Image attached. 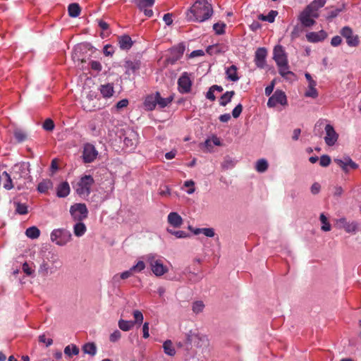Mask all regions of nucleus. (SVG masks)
Wrapping results in <instances>:
<instances>
[{
    "instance_id": "nucleus-1",
    "label": "nucleus",
    "mask_w": 361,
    "mask_h": 361,
    "mask_svg": "<svg viewBox=\"0 0 361 361\" xmlns=\"http://www.w3.org/2000/svg\"><path fill=\"white\" fill-rule=\"evenodd\" d=\"M30 173V164L28 162L15 164L9 173L6 171H4L2 173V177L5 180L4 188L6 190L16 188L18 190L27 188V184L32 180Z\"/></svg>"
},
{
    "instance_id": "nucleus-2",
    "label": "nucleus",
    "mask_w": 361,
    "mask_h": 361,
    "mask_svg": "<svg viewBox=\"0 0 361 361\" xmlns=\"http://www.w3.org/2000/svg\"><path fill=\"white\" fill-rule=\"evenodd\" d=\"M213 14V8L207 0H197L187 12V18L191 21L204 22Z\"/></svg>"
},
{
    "instance_id": "nucleus-3",
    "label": "nucleus",
    "mask_w": 361,
    "mask_h": 361,
    "mask_svg": "<svg viewBox=\"0 0 361 361\" xmlns=\"http://www.w3.org/2000/svg\"><path fill=\"white\" fill-rule=\"evenodd\" d=\"M326 4V0H314L301 13L300 20L305 27L312 26L315 23L314 18L319 17L318 10Z\"/></svg>"
},
{
    "instance_id": "nucleus-4",
    "label": "nucleus",
    "mask_w": 361,
    "mask_h": 361,
    "mask_svg": "<svg viewBox=\"0 0 361 361\" xmlns=\"http://www.w3.org/2000/svg\"><path fill=\"white\" fill-rule=\"evenodd\" d=\"M144 259L149 264L152 273L156 276H161L168 272V267L164 264L161 259L157 258L156 255H147L144 257Z\"/></svg>"
},
{
    "instance_id": "nucleus-5",
    "label": "nucleus",
    "mask_w": 361,
    "mask_h": 361,
    "mask_svg": "<svg viewBox=\"0 0 361 361\" xmlns=\"http://www.w3.org/2000/svg\"><path fill=\"white\" fill-rule=\"evenodd\" d=\"M94 178L90 175H85L77 183L75 191L78 195L86 197L90 194V188L94 184Z\"/></svg>"
},
{
    "instance_id": "nucleus-6",
    "label": "nucleus",
    "mask_w": 361,
    "mask_h": 361,
    "mask_svg": "<svg viewBox=\"0 0 361 361\" xmlns=\"http://www.w3.org/2000/svg\"><path fill=\"white\" fill-rule=\"evenodd\" d=\"M50 238L56 245L63 246L71 240L72 235L69 231L65 228H58L52 231Z\"/></svg>"
},
{
    "instance_id": "nucleus-7",
    "label": "nucleus",
    "mask_w": 361,
    "mask_h": 361,
    "mask_svg": "<svg viewBox=\"0 0 361 361\" xmlns=\"http://www.w3.org/2000/svg\"><path fill=\"white\" fill-rule=\"evenodd\" d=\"M70 213L75 221H82L87 217L88 210L83 203H76L70 208Z\"/></svg>"
},
{
    "instance_id": "nucleus-8",
    "label": "nucleus",
    "mask_w": 361,
    "mask_h": 361,
    "mask_svg": "<svg viewBox=\"0 0 361 361\" xmlns=\"http://www.w3.org/2000/svg\"><path fill=\"white\" fill-rule=\"evenodd\" d=\"M186 343L195 345L198 348H202L203 345L206 346L209 343V340L206 336L200 335L197 333L190 331L185 334Z\"/></svg>"
},
{
    "instance_id": "nucleus-9",
    "label": "nucleus",
    "mask_w": 361,
    "mask_h": 361,
    "mask_svg": "<svg viewBox=\"0 0 361 361\" xmlns=\"http://www.w3.org/2000/svg\"><path fill=\"white\" fill-rule=\"evenodd\" d=\"M278 104L285 106L287 104V97L285 92L281 90H276L267 102L269 107H274Z\"/></svg>"
},
{
    "instance_id": "nucleus-10",
    "label": "nucleus",
    "mask_w": 361,
    "mask_h": 361,
    "mask_svg": "<svg viewBox=\"0 0 361 361\" xmlns=\"http://www.w3.org/2000/svg\"><path fill=\"white\" fill-rule=\"evenodd\" d=\"M185 50V47L183 43L173 47L170 49L169 56L166 59L168 63L174 64L178 60H179Z\"/></svg>"
},
{
    "instance_id": "nucleus-11",
    "label": "nucleus",
    "mask_w": 361,
    "mask_h": 361,
    "mask_svg": "<svg viewBox=\"0 0 361 361\" xmlns=\"http://www.w3.org/2000/svg\"><path fill=\"white\" fill-rule=\"evenodd\" d=\"M325 136L324 142L329 147L334 146L338 139V134L336 132L334 126L331 124H326L324 126Z\"/></svg>"
},
{
    "instance_id": "nucleus-12",
    "label": "nucleus",
    "mask_w": 361,
    "mask_h": 361,
    "mask_svg": "<svg viewBox=\"0 0 361 361\" xmlns=\"http://www.w3.org/2000/svg\"><path fill=\"white\" fill-rule=\"evenodd\" d=\"M334 161L339 166L345 173H348L349 169H357L358 168V164L353 161L348 156H345L341 159L336 158L334 159Z\"/></svg>"
},
{
    "instance_id": "nucleus-13",
    "label": "nucleus",
    "mask_w": 361,
    "mask_h": 361,
    "mask_svg": "<svg viewBox=\"0 0 361 361\" xmlns=\"http://www.w3.org/2000/svg\"><path fill=\"white\" fill-rule=\"evenodd\" d=\"M336 225L339 228L344 229L348 233H355L358 230L359 226V224L357 221H348L345 217L337 219Z\"/></svg>"
},
{
    "instance_id": "nucleus-14",
    "label": "nucleus",
    "mask_w": 361,
    "mask_h": 361,
    "mask_svg": "<svg viewBox=\"0 0 361 361\" xmlns=\"http://www.w3.org/2000/svg\"><path fill=\"white\" fill-rule=\"evenodd\" d=\"M97 155L98 152L93 145L87 143L84 145L82 152L84 163L87 164L92 162L97 158Z\"/></svg>"
},
{
    "instance_id": "nucleus-15",
    "label": "nucleus",
    "mask_w": 361,
    "mask_h": 361,
    "mask_svg": "<svg viewBox=\"0 0 361 361\" xmlns=\"http://www.w3.org/2000/svg\"><path fill=\"white\" fill-rule=\"evenodd\" d=\"M97 97L95 92H90L82 101V106L86 111H93L99 108V104L95 100Z\"/></svg>"
},
{
    "instance_id": "nucleus-16",
    "label": "nucleus",
    "mask_w": 361,
    "mask_h": 361,
    "mask_svg": "<svg viewBox=\"0 0 361 361\" xmlns=\"http://www.w3.org/2000/svg\"><path fill=\"white\" fill-rule=\"evenodd\" d=\"M341 35L345 38L347 44L350 47H356L359 44V38L357 35H354L353 30L345 26L341 30Z\"/></svg>"
},
{
    "instance_id": "nucleus-17",
    "label": "nucleus",
    "mask_w": 361,
    "mask_h": 361,
    "mask_svg": "<svg viewBox=\"0 0 361 361\" xmlns=\"http://www.w3.org/2000/svg\"><path fill=\"white\" fill-rule=\"evenodd\" d=\"M178 90L182 94L188 93L191 90L192 81L188 73L185 72L178 80Z\"/></svg>"
},
{
    "instance_id": "nucleus-18",
    "label": "nucleus",
    "mask_w": 361,
    "mask_h": 361,
    "mask_svg": "<svg viewBox=\"0 0 361 361\" xmlns=\"http://www.w3.org/2000/svg\"><path fill=\"white\" fill-rule=\"evenodd\" d=\"M273 59L276 65L288 61L286 54L281 45H276L273 51Z\"/></svg>"
},
{
    "instance_id": "nucleus-19",
    "label": "nucleus",
    "mask_w": 361,
    "mask_h": 361,
    "mask_svg": "<svg viewBox=\"0 0 361 361\" xmlns=\"http://www.w3.org/2000/svg\"><path fill=\"white\" fill-rule=\"evenodd\" d=\"M267 51L265 48H258L255 51V62L257 67L264 68L266 64Z\"/></svg>"
},
{
    "instance_id": "nucleus-20",
    "label": "nucleus",
    "mask_w": 361,
    "mask_h": 361,
    "mask_svg": "<svg viewBox=\"0 0 361 361\" xmlns=\"http://www.w3.org/2000/svg\"><path fill=\"white\" fill-rule=\"evenodd\" d=\"M327 37V34L324 30L319 32H311L306 35V38L308 42L315 43L322 42Z\"/></svg>"
},
{
    "instance_id": "nucleus-21",
    "label": "nucleus",
    "mask_w": 361,
    "mask_h": 361,
    "mask_svg": "<svg viewBox=\"0 0 361 361\" xmlns=\"http://www.w3.org/2000/svg\"><path fill=\"white\" fill-rule=\"evenodd\" d=\"M157 97H159V92H156L154 94L148 95L144 102V106L146 110L152 111L157 104Z\"/></svg>"
},
{
    "instance_id": "nucleus-22",
    "label": "nucleus",
    "mask_w": 361,
    "mask_h": 361,
    "mask_svg": "<svg viewBox=\"0 0 361 361\" xmlns=\"http://www.w3.org/2000/svg\"><path fill=\"white\" fill-rule=\"evenodd\" d=\"M167 219L174 228H179L183 224V219L177 212L169 213Z\"/></svg>"
},
{
    "instance_id": "nucleus-23",
    "label": "nucleus",
    "mask_w": 361,
    "mask_h": 361,
    "mask_svg": "<svg viewBox=\"0 0 361 361\" xmlns=\"http://www.w3.org/2000/svg\"><path fill=\"white\" fill-rule=\"evenodd\" d=\"M279 67V74L286 80H290V76H295V74L289 71L288 63L285 62L277 65Z\"/></svg>"
},
{
    "instance_id": "nucleus-24",
    "label": "nucleus",
    "mask_w": 361,
    "mask_h": 361,
    "mask_svg": "<svg viewBox=\"0 0 361 361\" xmlns=\"http://www.w3.org/2000/svg\"><path fill=\"white\" fill-rule=\"evenodd\" d=\"M70 190L68 183L65 181L58 185L56 195L59 197H66L69 195Z\"/></svg>"
},
{
    "instance_id": "nucleus-25",
    "label": "nucleus",
    "mask_w": 361,
    "mask_h": 361,
    "mask_svg": "<svg viewBox=\"0 0 361 361\" xmlns=\"http://www.w3.org/2000/svg\"><path fill=\"white\" fill-rule=\"evenodd\" d=\"M118 44L121 49L128 50L133 46V41L129 35H122L118 37Z\"/></svg>"
},
{
    "instance_id": "nucleus-26",
    "label": "nucleus",
    "mask_w": 361,
    "mask_h": 361,
    "mask_svg": "<svg viewBox=\"0 0 361 361\" xmlns=\"http://www.w3.org/2000/svg\"><path fill=\"white\" fill-rule=\"evenodd\" d=\"M140 63L138 61H127L125 63L126 73L128 75L135 73L140 68Z\"/></svg>"
},
{
    "instance_id": "nucleus-27",
    "label": "nucleus",
    "mask_w": 361,
    "mask_h": 361,
    "mask_svg": "<svg viewBox=\"0 0 361 361\" xmlns=\"http://www.w3.org/2000/svg\"><path fill=\"white\" fill-rule=\"evenodd\" d=\"M237 70L238 68L235 65H232L227 68L226 71L227 79L233 82L238 80L239 77L237 73Z\"/></svg>"
},
{
    "instance_id": "nucleus-28",
    "label": "nucleus",
    "mask_w": 361,
    "mask_h": 361,
    "mask_svg": "<svg viewBox=\"0 0 361 361\" xmlns=\"http://www.w3.org/2000/svg\"><path fill=\"white\" fill-rule=\"evenodd\" d=\"M99 90L102 96L106 98L111 97L114 92L113 84L110 83L102 85Z\"/></svg>"
},
{
    "instance_id": "nucleus-29",
    "label": "nucleus",
    "mask_w": 361,
    "mask_h": 361,
    "mask_svg": "<svg viewBox=\"0 0 361 361\" xmlns=\"http://www.w3.org/2000/svg\"><path fill=\"white\" fill-rule=\"evenodd\" d=\"M68 13L69 16L76 18L79 16L81 13L80 6L77 3H72L68 6Z\"/></svg>"
},
{
    "instance_id": "nucleus-30",
    "label": "nucleus",
    "mask_w": 361,
    "mask_h": 361,
    "mask_svg": "<svg viewBox=\"0 0 361 361\" xmlns=\"http://www.w3.org/2000/svg\"><path fill=\"white\" fill-rule=\"evenodd\" d=\"M124 145L130 147V149H133L135 147L137 144L136 135L135 133L132 132L129 134V136L125 137L123 140Z\"/></svg>"
},
{
    "instance_id": "nucleus-31",
    "label": "nucleus",
    "mask_w": 361,
    "mask_h": 361,
    "mask_svg": "<svg viewBox=\"0 0 361 361\" xmlns=\"http://www.w3.org/2000/svg\"><path fill=\"white\" fill-rule=\"evenodd\" d=\"M86 231V226L82 221H77L73 226V233L77 237L82 236L85 233Z\"/></svg>"
},
{
    "instance_id": "nucleus-32",
    "label": "nucleus",
    "mask_w": 361,
    "mask_h": 361,
    "mask_svg": "<svg viewBox=\"0 0 361 361\" xmlns=\"http://www.w3.org/2000/svg\"><path fill=\"white\" fill-rule=\"evenodd\" d=\"M163 349L164 353L169 356L173 357L176 355V351L171 340H166L163 343Z\"/></svg>"
},
{
    "instance_id": "nucleus-33",
    "label": "nucleus",
    "mask_w": 361,
    "mask_h": 361,
    "mask_svg": "<svg viewBox=\"0 0 361 361\" xmlns=\"http://www.w3.org/2000/svg\"><path fill=\"white\" fill-rule=\"evenodd\" d=\"M53 187V183L49 179H44L38 184L37 190L41 193H46L49 189Z\"/></svg>"
},
{
    "instance_id": "nucleus-34",
    "label": "nucleus",
    "mask_w": 361,
    "mask_h": 361,
    "mask_svg": "<svg viewBox=\"0 0 361 361\" xmlns=\"http://www.w3.org/2000/svg\"><path fill=\"white\" fill-rule=\"evenodd\" d=\"M317 82L311 81L308 84V90L306 91L305 95L307 97L316 98L318 97V92L316 89Z\"/></svg>"
},
{
    "instance_id": "nucleus-35",
    "label": "nucleus",
    "mask_w": 361,
    "mask_h": 361,
    "mask_svg": "<svg viewBox=\"0 0 361 361\" xmlns=\"http://www.w3.org/2000/svg\"><path fill=\"white\" fill-rule=\"evenodd\" d=\"M235 95L234 91L226 92L220 98L219 104L222 106H226L231 101L232 97Z\"/></svg>"
},
{
    "instance_id": "nucleus-36",
    "label": "nucleus",
    "mask_w": 361,
    "mask_h": 361,
    "mask_svg": "<svg viewBox=\"0 0 361 361\" xmlns=\"http://www.w3.org/2000/svg\"><path fill=\"white\" fill-rule=\"evenodd\" d=\"M118 327L123 331H130L135 325L133 321L120 319L118 322Z\"/></svg>"
},
{
    "instance_id": "nucleus-37",
    "label": "nucleus",
    "mask_w": 361,
    "mask_h": 361,
    "mask_svg": "<svg viewBox=\"0 0 361 361\" xmlns=\"http://www.w3.org/2000/svg\"><path fill=\"white\" fill-rule=\"evenodd\" d=\"M82 351L86 354L94 356L97 353V346L94 343H87L82 346Z\"/></svg>"
},
{
    "instance_id": "nucleus-38",
    "label": "nucleus",
    "mask_w": 361,
    "mask_h": 361,
    "mask_svg": "<svg viewBox=\"0 0 361 361\" xmlns=\"http://www.w3.org/2000/svg\"><path fill=\"white\" fill-rule=\"evenodd\" d=\"M277 15H278V12L276 11L272 10L267 16H264L263 14L259 15L258 19L263 20V21H267L269 23H273Z\"/></svg>"
},
{
    "instance_id": "nucleus-39",
    "label": "nucleus",
    "mask_w": 361,
    "mask_h": 361,
    "mask_svg": "<svg viewBox=\"0 0 361 361\" xmlns=\"http://www.w3.org/2000/svg\"><path fill=\"white\" fill-rule=\"evenodd\" d=\"M268 166L267 161L264 159H261L256 162L255 169L259 173H263L267 170Z\"/></svg>"
},
{
    "instance_id": "nucleus-40",
    "label": "nucleus",
    "mask_w": 361,
    "mask_h": 361,
    "mask_svg": "<svg viewBox=\"0 0 361 361\" xmlns=\"http://www.w3.org/2000/svg\"><path fill=\"white\" fill-rule=\"evenodd\" d=\"M25 234L32 239L37 238L40 235V231L35 226L29 227L25 231Z\"/></svg>"
},
{
    "instance_id": "nucleus-41",
    "label": "nucleus",
    "mask_w": 361,
    "mask_h": 361,
    "mask_svg": "<svg viewBox=\"0 0 361 361\" xmlns=\"http://www.w3.org/2000/svg\"><path fill=\"white\" fill-rule=\"evenodd\" d=\"M134 2L140 10H142L145 8L152 7L154 0H134Z\"/></svg>"
},
{
    "instance_id": "nucleus-42",
    "label": "nucleus",
    "mask_w": 361,
    "mask_h": 361,
    "mask_svg": "<svg viewBox=\"0 0 361 361\" xmlns=\"http://www.w3.org/2000/svg\"><path fill=\"white\" fill-rule=\"evenodd\" d=\"M13 135L18 142H22L27 139V134L21 129L16 128L13 131Z\"/></svg>"
},
{
    "instance_id": "nucleus-43",
    "label": "nucleus",
    "mask_w": 361,
    "mask_h": 361,
    "mask_svg": "<svg viewBox=\"0 0 361 361\" xmlns=\"http://www.w3.org/2000/svg\"><path fill=\"white\" fill-rule=\"evenodd\" d=\"M173 97L172 96H170L166 98H163L161 97V94H159V97H157V104L161 108H164L167 106L171 102L173 101Z\"/></svg>"
},
{
    "instance_id": "nucleus-44",
    "label": "nucleus",
    "mask_w": 361,
    "mask_h": 361,
    "mask_svg": "<svg viewBox=\"0 0 361 361\" xmlns=\"http://www.w3.org/2000/svg\"><path fill=\"white\" fill-rule=\"evenodd\" d=\"M235 160L229 156L225 157L222 163V167L225 169L233 168L235 165Z\"/></svg>"
},
{
    "instance_id": "nucleus-45",
    "label": "nucleus",
    "mask_w": 361,
    "mask_h": 361,
    "mask_svg": "<svg viewBox=\"0 0 361 361\" xmlns=\"http://www.w3.org/2000/svg\"><path fill=\"white\" fill-rule=\"evenodd\" d=\"M319 219L323 224L321 228L322 230L324 231H329L331 230V225L324 214L322 213L320 214Z\"/></svg>"
},
{
    "instance_id": "nucleus-46",
    "label": "nucleus",
    "mask_w": 361,
    "mask_h": 361,
    "mask_svg": "<svg viewBox=\"0 0 361 361\" xmlns=\"http://www.w3.org/2000/svg\"><path fill=\"white\" fill-rule=\"evenodd\" d=\"M16 212L19 214H27L28 213L27 207L25 204L15 202Z\"/></svg>"
},
{
    "instance_id": "nucleus-47",
    "label": "nucleus",
    "mask_w": 361,
    "mask_h": 361,
    "mask_svg": "<svg viewBox=\"0 0 361 361\" xmlns=\"http://www.w3.org/2000/svg\"><path fill=\"white\" fill-rule=\"evenodd\" d=\"M326 10L327 11V15L326 18L327 19H332L336 18L338 13L341 11V9L340 8H326Z\"/></svg>"
},
{
    "instance_id": "nucleus-48",
    "label": "nucleus",
    "mask_w": 361,
    "mask_h": 361,
    "mask_svg": "<svg viewBox=\"0 0 361 361\" xmlns=\"http://www.w3.org/2000/svg\"><path fill=\"white\" fill-rule=\"evenodd\" d=\"M71 349L73 355H77L79 353V348L75 345H67L64 349V353L68 356H71Z\"/></svg>"
},
{
    "instance_id": "nucleus-49",
    "label": "nucleus",
    "mask_w": 361,
    "mask_h": 361,
    "mask_svg": "<svg viewBox=\"0 0 361 361\" xmlns=\"http://www.w3.org/2000/svg\"><path fill=\"white\" fill-rule=\"evenodd\" d=\"M167 231L178 238H185L189 236V235L183 231H173L172 229L167 228Z\"/></svg>"
},
{
    "instance_id": "nucleus-50",
    "label": "nucleus",
    "mask_w": 361,
    "mask_h": 361,
    "mask_svg": "<svg viewBox=\"0 0 361 361\" xmlns=\"http://www.w3.org/2000/svg\"><path fill=\"white\" fill-rule=\"evenodd\" d=\"M145 264L143 261H138L137 264L133 266L130 269L133 273H139L145 269Z\"/></svg>"
},
{
    "instance_id": "nucleus-51",
    "label": "nucleus",
    "mask_w": 361,
    "mask_h": 361,
    "mask_svg": "<svg viewBox=\"0 0 361 361\" xmlns=\"http://www.w3.org/2000/svg\"><path fill=\"white\" fill-rule=\"evenodd\" d=\"M44 130L47 131H52L54 129L55 125L51 118H47L42 125Z\"/></svg>"
},
{
    "instance_id": "nucleus-52",
    "label": "nucleus",
    "mask_w": 361,
    "mask_h": 361,
    "mask_svg": "<svg viewBox=\"0 0 361 361\" xmlns=\"http://www.w3.org/2000/svg\"><path fill=\"white\" fill-rule=\"evenodd\" d=\"M226 25L224 23H216L213 25V29L217 35H222L225 32Z\"/></svg>"
},
{
    "instance_id": "nucleus-53",
    "label": "nucleus",
    "mask_w": 361,
    "mask_h": 361,
    "mask_svg": "<svg viewBox=\"0 0 361 361\" xmlns=\"http://www.w3.org/2000/svg\"><path fill=\"white\" fill-rule=\"evenodd\" d=\"M204 307V303L202 301H196L192 304V311L198 314L202 312Z\"/></svg>"
},
{
    "instance_id": "nucleus-54",
    "label": "nucleus",
    "mask_w": 361,
    "mask_h": 361,
    "mask_svg": "<svg viewBox=\"0 0 361 361\" xmlns=\"http://www.w3.org/2000/svg\"><path fill=\"white\" fill-rule=\"evenodd\" d=\"M330 163H331V158H330L329 156H328V155H322L320 157L319 164L322 167L328 166L330 164Z\"/></svg>"
},
{
    "instance_id": "nucleus-55",
    "label": "nucleus",
    "mask_w": 361,
    "mask_h": 361,
    "mask_svg": "<svg viewBox=\"0 0 361 361\" xmlns=\"http://www.w3.org/2000/svg\"><path fill=\"white\" fill-rule=\"evenodd\" d=\"M121 338V333L118 330L114 331L109 336V341L112 343L118 341Z\"/></svg>"
},
{
    "instance_id": "nucleus-56",
    "label": "nucleus",
    "mask_w": 361,
    "mask_h": 361,
    "mask_svg": "<svg viewBox=\"0 0 361 361\" xmlns=\"http://www.w3.org/2000/svg\"><path fill=\"white\" fill-rule=\"evenodd\" d=\"M38 341L39 343H45L47 347L53 343V340L51 338H47L45 334L40 335L38 338Z\"/></svg>"
},
{
    "instance_id": "nucleus-57",
    "label": "nucleus",
    "mask_w": 361,
    "mask_h": 361,
    "mask_svg": "<svg viewBox=\"0 0 361 361\" xmlns=\"http://www.w3.org/2000/svg\"><path fill=\"white\" fill-rule=\"evenodd\" d=\"M243 111V106L241 104H238L232 111V116L233 118H237L240 116Z\"/></svg>"
},
{
    "instance_id": "nucleus-58",
    "label": "nucleus",
    "mask_w": 361,
    "mask_h": 361,
    "mask_svg": "<svg viewBox=\"0 0 361 361\" xmlns=\"http://www.w3.org/2000/svg\"><path fill=\"white\" fill-rule=\"evenodd\" d=\"M133 317L135 318V324L138 323L141 324L143 321V314L139 310H135L133 312Z\"/></svg>"
},
{
    "instance_id": "nucleus-59",
    "label": "nucleus",
    "mask_w": 361,
    "mask_h": 361,
    "mask_svg": "<svg viewBox=\"0 0 361 361\" xmlns=\"http://www.w3.org/2000/svg\"><path fill=\"white\" fill-rule=\"evenodd\" d=\"M22 269L23 272L27 276H31L34 273L32 267L27 262L23 263Z\"/></svg>"
},
{
    "instance_id": "nucleus-60",
    "label": "nucleus",
    "mask_w": 361,
    "mask_h": 361,
    "mask_svg": "<svg viewBox=\"0 0 361 361\" xmlns=\"http://www.w3.org/2000/svg\"><path fill=\"white\" fill-rule=\"evenodd\" d=\"M194 185H195V183L193 180H187L184 183V186L185 187H188V188H190L188 190V194H192L195 192V188H194Z\"/></svg>"
},
{
    "instance_id": "nucleus-61",
    "label": "nucleus",
    "mask_w": 361,
    "mask_h": 361,
    "mask_svg": "<svg viewBox=\"0 0 361 361\" xmlns=\"http://www.w3.org/2000/svg\"><path fill=\"white\" fill-rule=\"evenodd\" d=\"M202 233L207 237H214V231L212 228H202Z\"/></svg>"
},
{
    "instance_id": "nucleus-62",
    "label": "nucleus",
    "mask_w": 361,
    "mask_h": 361,
    "mask_svg": "<svg viewBox=\"0 0 361 361\" xmlns=\"http://www.w3.org/2000/svg\"><path fill=\"white\" fill-rule=\"evenodd\" d=\"M91 68L94 71L99 72L102 70V65L99 61H92L90 62Z\"/></svg>"
},
{
    "instance_id": "nucleus-63",
    "label": "nucleus",
    "mask_w": 361,
    "mask_h": 361,
    "mask_svg": "<svg viewBox=\"0 0 361 361\" xmlns=\"http://www.w3.org/2000/svg\"><path fill=\"white\" fill-rule=\"evenodd\" d=\"M341 42H342V39L338 35L334 36L331 40V44L333 47H337V46L340 45L341 44Z\"/></svg>"
},
{
    "instance_id": "nucleus-64",
    "label": "nucleus",
    "mask_w": 361,
    "mask_h": 361,
    "mask_svg": "<svg viewBox=\"0 0 361 361\" xmlns=\"http://www.w3.org/2000/svg\"><path fill=\"white\" fill-rule=\"evenodd\" d=\"M128 105V100L123 99L117 102L116 107L117 109H121L126 107Z\"/></svg>"
}]
</instances>
